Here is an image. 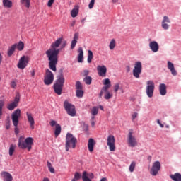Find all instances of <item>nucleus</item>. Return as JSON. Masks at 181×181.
<instances>
[{
    "instance_id": "nucleus-1",
    "label": "nucleus",
    "mask_w": 181,
    "mask_h": 181,
    "mask_svg": "<svg viewBox=\"0 0 181 181\" xmlns=\"http://www.w3.org/2000/svg\"><path fill=\"white\" fill-rule=\"evenodd\" d=\"M62 42H63V38H58L51 45V48L45 52V54L49 60V67L50 70H52V71H56V70H57L56 68V66H57V62H59V57L57 56H59L62 49H64L67 45L66 41L62 44ZM60 45H62L61 49H57Z\"/></svg>"
},
{
    "instance_id": "nucleus-2",
    "label": "nucleus",
    "mask_w": 181,
    "mask_h": 181,
    "mask_svg": "<svg viewBox=\"0 0 181 181\" xmlns=\"http://www.w3.org/2000/svg\"><path fill=\"white\" fill-rule=\"evenodd\" d=\"M59 73V75L57 76V79L54 84V93L57 94V95H62L65 79L64 76L63 75V70L61 69Z\"/></svg>"
},
{
    "instance_id": "nucleus-3",
    "label": "nucleus",
    "mask_w": 181,
    "mask_h": 181,
    "mask_svg": "<svg viewBox=\"0 0 181 181\" xmlns=\"http://www.w3.org/2000/svg\"><path fill=\"white\" fill-rule=\"evenodd\" d=\"M104 86L102 88L100 93H99V98H103V94H104L105 100H110L113 96L112 93H110V88L111 87V81L110 78H106L103 81Z\"/></svg>"
},
{
    "instance_id": "nucleus-4",
    "label": "nucleus",
    "mask_w": 181,
    "mask_h": 181,
    "mask_svg": "<svg viewBox=\"0 0 181 181\" xmlns=\"http://www.w3.org/2000/svg\"><path fill=\"white\" fill-rule=\"evenodd\" d=\"M76 144H77V139L72 134L67 133L65 144L66 152H69L70 148H76Z\"/></svg>"
},
{
    "instance_id": "nucleus-5",
    "label": "nucleus",
    "mask_w": 181,
    "mask_h": 181,
    "mask_svg": "<svg viewBox=\"0 0 181 181\" xmlns=\"http://www.w3.org/2000/svg\"><path fill=\"white\" fill-rule=\"evenodd\" d=\"M21 117V109H16L11 115V119L13 125H14L15 134L18 135L19 134V129L18 128V124H19V118Z\"/></svg>"
},
{
    "instance_id": "nucleus-6",
    "label": "nucleus",
    "mask_w": 181,
    "mask_h": 181,
    "mask_svg": "<svg viewBox=\"0 0 181 181\" xmlns=\"http://www.w3.org/2000/svg\"><path fill=\"white\" fill-rule=\"evenodd\" d=\"M33 145V139L32 137H28L25 139V141H22L21 138L18 140V147L21 149H26L28 151H30L32 149V146Z\"/></svg>"
},
{
    "instance_id": "nucleus-7",
    "label": "nucleus",
    "mask_w": 181,
    "mask_h": 181,
    "mask_svg": "<svg viewBox=\"0 0 181 181\" xmlns=\"http://www.w3.org/2000/svg\"><path fill=\"white\" fill-rule=\"evenodd\" d=\"M64 108L65 109V111H66L68 115H70V117H76V106L73 104L65 100L64 102Z\"/></svg>"
},
{
    "instance_id": "nucleus-8",
    "label": "nucleus",
    "mask_w": 181,
    "mask_h": 181,
    "mask_svg": "<svg viewBox=\"0 0 181 181\" xmlns=\"http://www.w3.org/2000/svg\"><path fill=\"white\" fill-rule=\"evenodd\" d=\"M54 81V75L53 72L49 69H47L45 71V75L44 76V84L45 86H50Z\"/></svg>"
},
{
    "instance_id": "nucleus-9",
    "label": "nucleus",
    "mask_w": 181,
    "mask_h": 181,
    "mask_svg": "<svg viewBox=\"0 0 181 181\" xmlns=\"http://www.w3.org/2000/svg\"><path fill=\"white\" fill-rule=\"evenodd\" d=\"M155 91V83L153 81H148L146 82V93L148 98L153 97V92Z\"/></svg>"
},
{
    "instance_id": "nucleus-10",
    "label": "nucleus",
    "mask_w": 181,
    "mask_h": 181,
    "mask_svg": "<svg viewBox=\"0 0 181 181\" xmlns=\"http://www.w3.org/2000/svg\"><path fill=\"white\" fill-rule=\"evenodd\" d=\"M19 101H21V95L17 93L14 100L7 105V110H9V111H13V110L16 109L18 105H19Z\"/></svg>"
},
{
    "instance_id": "nucleus-11",
    "label": "nucleus",
    "mask_w": 181,
    "mask_h": 181,
    "mask_svg": "<svg viewBox=\"0 0 181 181\" xmlns=\"http://www.w3.org/2000/svg\"><path fill=\"white\" fill-rule=\"evenodd\" d=\"M107 145L109 146L110 152L115 151V137L114 135H109L107 139Z\"/></svg>"
},
{
    "instance_id": "nucleus-12",
    "label": "nucleus",
    "mask_w": 181,
    "mask_h": 181,
    "mask_svg": "<svg viewBox=\"0 0 181 181\" xmlns=\"http://www.w3.org/2000/svg\"><path fill=\"white\" fill-rule=\"evenodd\" d=\"M160 162L156 161L153 163L151 169L150 170V174L153 176H156L159 171L160 170Z\"/></svg>"
},
{
    "instance_id": "nucleus-13",
    "label": "nucleus",
    "mask_w": 181,
    "mask_h": 181,
    "mask_svg": "<svg viewBox=\"0 0 181 181\" xmlns=\"http://www.w3.org/2000/svg\"><path fill=\"white\" fill-rule=\"evenodd\" d=\"M29 63V57L23 56L19 59L18 64L17 65V67L18 69H21L23 70L28 66V64Z\"/></svg>"
},
{
    "instance_id": "nucleus-14",
    "label": "nucleus",
    "mask_w": 181,
    "mask_h": 181,
    "mask_svg": "<svg viewBox=\"0 0 181 181\" xmlns=\"http://www.w3.org/2000/svg\"><path fill=\"white\" fill-rule=\"evenodd\" d=\"M127 141L129 146L134 148L136 145V139H135V136H134V130L130 129L129 131Z\"/></svg>"
},
{
    "instance_id": "nucleus-15",
    "label": "nucleus",
    "mask_w": 181,
    "mask_h": 181,
    "mask_svg": "<svg viewBox=\"0 0 181 181\" xmlns=\"http://www.w3.org/2000/svg\"><path fill=\"white\" fill-rule=\"evenodd\" d=\"M98 74L100 77H105L107 76V66H97Z\"/></svg>"
},
{
    "instance_id": "nucleus-16",
    "label": "nucleus",
    "mask_w": 181,
    "mask_h": 181,
    "mask_svg": "<svg viewBox=\"0 0 181 181\" xmlns=\"http://www.w3.org/2000/svg\"><path fill=\"white\" fill-rule=\"evenodd\" d=\"M26 115L31 129H35V119L33 118V115L32 113H29L28 112H26Z\"/></svg>"
},
{
    "instance_id": "nucleus-17",
    "label": "nucleus",
    "mask_w": 181,
    "mask_h": 181,
    "mask_svg": "<svg viewBox=\"0 0 181 181\" xmlns=\"http://www.w3.org/2000/svg\"><path fill=\"white\" fill-rule=\"evenodd\" d=\"M1 176L3 177L4 181H13V177H12V175L6 171L1 172Z\"/></svg>"
},
{
    "instance_id": "nucleus-18",
    "label": "nucleus",
    "mask_w": 181,
    "mask_h": 181,
    "mask_svg": "<svg viewBox=\"0 0 181 181\" xmlns=\"http://www.w3.org/2000/svg\"><path fill=\"white\" fill-rule=\"evenodd\" d=\"M167 23H170V21L168 18V17H167V16H164L162 23H161V26L164 30H168L170 25H168Z\"/></svg>"
},
{
    "instance_id": "nucleus-19",
    "label": "nucleus",
    "mask_w": 181,
    "mask_h": 181,
    "mask_svg": "<svg viewBox=\"0 0 181 181\" xmlns=\"http://www.w3.org/2000/svg\"><path fill=\"white\" fill-rule=\"evenodd\" d=\"M149 47L153 52H158L159 51V44L155 41L150 42Z\"/></svg>"
},
{
    "instance_id": "nucleus-20",
    "label": "nucleus",
    "mask_w": 181,
    "mask_h": 181,
    "mask_svg": "<svg viewBox=\"0 0 181 181\" xmlns=\"http://www.w3.org/2000/svg\"><path fill=\"white\" fill-rule=\"evenodd\" d=\"M78 63H83L84 60V51H83L82 47H79L78 49Z\"/></svg>"
},
{
    "instance_id": "nucleus-21",
    "label": "nucleus",
    "mask_w": 181,
    "mask_h": 181,
    "mask_svg": "<svg viewBox=\"0 0 181 181\" xmlns=\"http://www.w3.org/2000/svg\"><path fill=\"white\" fill-rule=\"evenodd\" d=\"M167 67L170 71L173 76H177V73L176 70L175 69V66L173 63H171L170 62H168Z\"/></svg>"
},
{
    "instance_id": "nucleus-22",
    "label": "nucleus",
    "mask_w": 181,
    "mask_h": 181,
    "mask_svg": "<svg viewBox=\"0 0 181 181\" xmlns=\"http://www.w3.org/2000/svg\"><path fill=\"white\" fill-rule=\"evenodd\" d=\"M95 146V141L93 139H89L88 141V148L89 152H93L94 151V146Z\"/></svg>"
},
{
    "instance_id": "nucleus-23",
    "label": "nucleus",
    "mask_w": 181,
    "mask_h": 181,
    "mask_svg": "<svg viewBox=\"0 0 181 181\" xmlns=\"http://www.w3.org/2000/svg\"><path fill=\"white\" fill-rule=\"evenodd\" d=\"M78 33H74V38L71 43V49H74V47H76V45H77V40H78Z\"/></svg>"
},
{
    "instance_id": "nucleus-24",
    "label": "nucleus",
    "mask_w": 181,
    "mask_h": 181,
    "mask_svg": "<svg viewBox=\"0 0 181 181\" xmlns=\"http://www.w3.org/2000/svg\"><path fill=\"white\" fill-rule=\"evenodd\" d=\"M142 73V63L140 62H136V78H139V76Z\"/></svg>"
},
{
    "instance_id": "nucleus-25",
    "label": "nucleus",
    "mask_w": 181,
    "mask_h": 181,
    "mask_svg": "<svg viewBox=\"0 0 181 181\" xmlns=\"http://www.w3.org/2000/svg\"><path fill=\"white\" fill-rule=\"evenodd\" d=\"M80 7L78 6H74V8L71 11V16L76 18L78 15Z\"/></svg>"
},
{
    "instance_id": "nucleus-26",
    "label": "nucleus",
    "mask_w": 181,
    "mask_h": 181,
    "mask_svg": "<svg viewBox=\"0 0 181 181\" xmlns=\"http://www.w3.org/2000/svg\"><path fill=\"white\" fill-rule=\"evenodd\" d=\"M159 91H160V94L161 95H166V86L164 83H161L159 86Z\"/></svg>"
},
{
    "instance_id": "nucleus-27",
    "label": "nucleus",
    "mask_w": 181,
    "mask_h": 181,
    "mask_svg": "<svg viewBox=\"0 0 181 181\" xmlns=\"http://www.w3.org/2000/svg\"><path fill=\"white\" fill-rule=\"evenodd\" d=\"M170 177L173 180V181H181V174L180 173H175L174 175H170Z\"/></svg>"
},
{
    "instance_id": "nucleus-28",
    "label": "nucleus",
    "mask_w": 181,
    "mask_h": 181,
    "mask_svg": "<svg viewBox=\"0 0 181 181\" xmlns=\"http://www.w3.org/2000/svg\"><path fill=\"white\" fill-rule=\"evenodd\" d=\"M14 46H16V49H18L20 52H22V50L25 49V44L22 41H20L18 44H14Z\"/></svg>"
},
{
    "instance_id": "nucleus-29",
    "label": "nucleus",
    "mask_w": 181,
    "mask_h": 181,
    "mask_svg": "<svg viewBox=\"0 0 181 181\" xmlns=\"http://www.w3.org/2000/svg\"><path fill=\"white\" fill-rule=\"evenodd\" d=\"M16 49V45H13L11 47H10L8 49L7 54L9 57L15 53V49Z\"/></svg>"
},
{
    "instance_id": "nucleus-30",
    "label": "nucleus",
    "mask_w": 181,
    "mask_h": 181,
    "mask_svg": "<svg viewBox=\"0 0 181 181\" xmlns=\"http://www.w3.org/2000/svg\"><path fill=\"white\" fill-rule=\"evenodd\" d=\"M61 132H62V126H60V124H57V127H55V131H54L55 136L56 137L59 136Z\"/></svg>"
},
{
    "instance_id": "nucleus-31",
    "label": "nucleus",
    "mask_w": 181,
    "mask_h": 181,
    "mask_svg": "<svg viewBox=\"0 0 181 181\" xmlns=\"http://www.w3.org/2000/svg\"><path fill=\"white\" fill-rule=\"evenodd\" d=\"M76 95L78 98H83V96L84 95V91L83 89H76Z\"/></svg>"
},
{
    "instance_id": "nucleus-32",
    "label": "nucleus",
    "mask_w": 181,
    "mask_h": 181,
    "mask_svg": "<svg viewBox=\"0 0 181 181\" xmlns=\"http://www.w3.org/2000/svg\"><path fill=\"white\" fill-rule=\"evenodd\" d=\"M3 5L5 8H12V1L10 0H3Z\"/></svg>"
},
{
    "instance_id": "nucleus-33",
    "label": "nucleus",
    "mask_w": 181,
    "mask_h": 181,
    "mask_svg": "<svg viewBox=\"0 0 181 181\" xmlns=\"http://www.w3.org/2000/svg\"><path fill=\"white\" fill-rule=\"evenodd\" d=\"M115 46H117V42H115V39H112L110 44H109V48L110 50H114L115 49Z\"/></svg>"
},
{
    "instance_id": "nucleus-34",
    "label": "nucleus",
    "mask_w": 181,
    "mask_h": 181,
    "mask_svg": "<svg viewBox=\"0 0 181 181\" xmlns=\"http://www.w3.org/2000/svg\"><path fill=\"white\" fill-rule=\"evenodd\" d=\"M93 57H94V55L93 54V51L88 50V59H87L88 63H91Z\"/></svg>"
},
{
    "instance_id": "nucleus-35",
    "label": "nucleus",
    "mask_w": 181,
    "mask_h": 181,
    "mask_svg": "<svg viewBox=\"0 0 181 181\" xmlns=\"http://www.w3.org/2000/svg\"><path fill=\"white\" fill-rule=\"evenodd\" d=\"M15 149H16V146L13 144H11L9 147L8 154L10 156L13 155V152H15Z\"/></svg>"
},
{
    "instance_id": "nucleus-36",
    "label": "nucleus",
    "mask_w": 181,
    "mask_h": 181,
    "mask_svg": "<svg viewBox=\"0 0 181 181\" xmlns=\"http://www.w3.org/2000/svg\"><path fill=\"white\" fill-rule=\"evenodd\" d=\"M83 81L86 83V84L90 86V84H91V82L93 81V78H91V76H86L83 78Z\"/></svg>"
},
{
    "instance_id": "nucleus-37",
    "label": "nucleus",
    "mask_w": 181,
    "mask_h": 181,
    "mask_svg": "<svg viewBox=\"0 0 181 181\" xmlns=\"http://www.w3.org/2000/svg\"><path fill=\"white\" fill-rule=\"evenodd\" d=\"M47 168H48V169H49V170L51 173H54L55 170H54V168H53V166H52V163L51 162L47 161Z\"/></svg>"
},
{
    "instance_id": "nucleus-38",
    "label": "nucleus",
    "mask_w": 181,
    "mask_h": 181,
    "mask_svg": "<svg viewBox=\"0 0 181 181\" xmlns=\"http://www.w3.org/2000/svg\"><path fill=\"white\" fill-rule=\"evenodd\" d=\"M83 181H91V180L87 175V171H84L82 175Z\"/></svg>"
},
{
    "instance_id": "nucleus-39",
    "label": "nucleus",
    "mask_w": 181,
    "mask_h": 181,
    "mask_svg": "<svg viewBox=\"0 0 181 181\" xmlns=\"http://www.w3.org/2000/svg\"><path fill=\"white\" fill-rule=\"evenodd\" d=\"M21 4H23L26 8L30 7V0H21Z\"/></svg>"
},
{
    "instance_id": "nucleus-40",
    "label": "nucleus",
    "mask_w": 181,
    "mask_h": 181,
    "mask_svg": "<svg viewBox=\"0 0 181 181\" xmlns=\"http://www.w3.org/2000/svg\"><path fill=\"white\" fill-rule=\"evenodd\" d=\"M75 87L76 90H83V85L81 81H76Z\"/></svg>"
},
{
    "instance_id": "nucleus-41",
    "label": "nucleus",
    "mask_w": 181,
    "mask_h": 181,
    "mask_svg": "<svg viewBox=\"0 0 181 181\" xmlns=\"http://www.w3.org/2000/svg\"><path fill=\"white\" fill-rule=\"evenodd\" d=\"M91 114L92 115H97L98 114V107H93L91 110Z\"/></svg>"
},
{
    "instance_id": "nucleus-42",
    "label": "nucleus",
    "mask_w": 181,
    "mask_h": 181,
    "mask_svg": "<svg viewBox=\"0 0 181 181\" xmlns=\"http://www.w3.org/2000/svg\"><path fill=\"white\" fill-rule=\"evenodd\" d=\"M136 163H135V161H133L130 166H129V171L130 172H134V170H135V166H136Z\"/></svg>"
},
{
    "instance_id": "nucleus-43",
    "label": "nucleus",
    "mask_w": 181,
    "mask_h": 181,
    "mask_svg": "<svg viewBox=\"0 0 181 181\" xmlns=\"http://www.w3.org/2000/svg\"><path fill=\"white\" fill-rule=\"evenodd\" d=\"M5 105V102L4 100H0V117H2V109Z\"/></svg>"
},
{
    "instance_id": "nucleus-44",
    "label": "nucleus",
    "mask_w": 181,
    "mask_h": 181,
    "mask_svg": "<svg viewBox=\"0 0 181 181\" xmlns=\"http://www.w3.org/2000/svg\"><path fill=\"white\" fill-rule=\"evenodd\" d=\"M74 179H75L76 180H80V179H81V175L79 174L78 172H76L74 174Z\"/></svg>"
},
{
    "instance_id": "nucleus-45",
    "label": "nucleus",
    "mask_w": 181,
    "mask_h": 181,
    "mask_svg": "<svg viewBox=\"0 0 181 181\" xmlns=\"http://www.w3.org/2000/svg\"><path fill=\"white\" fill-rule=\"evenodd\" d=\"M118 90H121V88L119 87V83H116L114 86V91H115V93H118Z\"/></svg>"
},
{
    "instance_id": "nucleus-46",
    "label": "nucleus",
    "mask_w": 181,
    "mask_h": 181,
    "mask_svg": "<svg viewBox=\"0 0 181 181\" xmlns=\"http://www.w3.org/2000/svg\"><path fill=\"white\" fill-rule=\"evenodd\" d=\"M94 4H95V0H90V2L88 5L89 9H93V8H94Z\"/></svg>"
},
{
    "instance_id": "nucleus-47",
    "label": "nucleus",
    "mask_w": 181,
    "mask_h": 181,
    "mask_svg": "<svg viewBox=\"0 0 181 181\" xmlns=\"http://www.w3.org/2000/svg\"><path fill=\"white\" fill-rule=\"evenodd\" d=\"M49 124L51 125V127H54L55 126V127H57V125H59V124H57V122H56L55 120H52L49 122Z\"/></svg>"
},
{
    "instance_id": "nucleus-48",
    "label": "nucleus",
    "mask_w": 181,
    "mask_h": 181,
    "mask_svg": "<svg viewBox=\"0 0 181 181\" xmlns=\"http://www.w3.org/2000/svg\"><path fill=\"white\" fill-rule=\"evenodd\" d=\"M133 76H134V77H136V63L134 64V69L133 70Z\"/></svg>"
},
{
    "instance_id": "nucleus-49",
    "label": "nucleus",
    "mask_w": 181,
    "mask_h": 181,
    "mask_svg": "<svg viewBox=\"0 0 181 181\" xmlns=\"http://www.w3.org/2000/svg\"><path fill=\"white\" fill-rule=\"evenodd\" d=\"M88 74H90V71L88 70H84L83 76L86 77H88Z\"/></svg>"
},
{
    "instance_id": "nucleus-50",
    "label": "nucleus",
    "mask_w": 181,
    "mask_h": 181,
    "mask_svg": "<svg viewBox=\"0 0 181 181\" xmlns=\"http://www.w3.org/2000/svg\"><path fill=\"white\" fill-rule=\"evenodd\" d=\"M11 87L12 88H16V82L15 81H12L11 83Z\"/></svg>"
},
{
    "instance_id": "nucleus-51",
    "label": "nucleus",
    "mask_w": 181,
    "mask_h": 181,
    "mask_svg": "<svg viewBox=\"0 0 181 181\" xmlns=\"http://www.w3.org/2000/svg\"><path fill=\"white\" fill-rule=\"evenodd\" d=\"M54 2V0H49V1H48L47 6H48L49 7L52 6V5H53Z\"/></svg>"
},
{
    "instance_id": "nucleus-52",
    "label": "nucleus",
    "mask_w": 181,
    "mask_h": 181,
    "mask_svg": "<svg viewBox=\"0 0 181 181\" xmlns=\"http://www.w3.org/2000/svg\"><path fill=\"white\" fill-rule=\"evenodd\" d=\"M87 176L90 177V179H94V174H93V173L87 174Z\"/></svg>"
},
{
    "instance_id": "nucleus-53",
    "label": "nucleus",
    "mask_w": 181,
    "mask_h": 181,
    "mask_svg": "<svg viewBox=\"0 0 181 181\" xmlns=\"http://www.w3.org/2000/svg\"><path fill=\"white\" fill-rule=\"evenodd\" d=\"M126 71L127 73H129V71H131V67H129V66H126Z\"/></svg>"
},
{
    "instance_id": "nucleus-54",
    "label": "nucleus",
    "mask_w": 181,
    "mask_h": 181,
    "mask_svg": "<svg viewBox=\"0 0 181 181\" xmlns=\"http://www.w3.org/2000/svg\"><path fill=\"white\" fill-rule=\"evenodd\" d=\"M157 123L160 125V127H161V128H163L164 127V126L162 124V123L160 122V120H159V119H158L157 120Z\"/></svg>"
},
{
    "instance_id": "nucleus-55",
    "label": "nucleus",
    "mask_w": 181,
    "mask_h": 181,
    "mask_svg": "<svg viewBox=\"0 0 181 181\" xmlns=\"http://www.w3.org/2000/svg\"><path fill=\"white\" fill-rule=\"evenodd\" d=\"M136 118V113H134L132 115V121H135Z\"/></svg>"
},
{
    "instance_id": "nucleus-56",
    "label": "nucleus",
    "mask_w": 181,
    "mask_h": 181,
    "mask_svg": "<svg viewBox=\"0 0 181 181\" xmlns=\"http://www.w3.org/2000/svg\"><path fill=\"white\" fill-rule=\"evenodd\" d=\"M30 75L32 77H35V69H33L31 71H30Z\"/></svg>"
},
{
    "instance_id": "nucleus-57",
    "label": "nucleus",
    "mask_w": 181,
    "mask_h": 181,
    "mask_svg": "<svg viewBox=\"0 0 181 181\" xmlns=\"http://www.w3.org/2000/svg\"><path fill=\"white\" fill-rule=\"evenodd\" d=\"M9 128H11V124H9V123H7V124H6V129H9Z\"/></svg>"
},
{
    "instance_id": "nucleus-58",
    "label": "nucleus",
    "mask_w": 181,
    "mask_h": 181,
    "mask_svg": "<svg viewBox=\"0 0 181 181\" xmlns=\"http://www.w3.org/2000/svg\"><path fill=\"white\" fill-rule=\"evenodd\" d=\"M90 124L93 127H94L95 125V122H94V120H91Z\"/></svg>"
},
{
    "instance_id": "nucleus-59",
    "label": "nucleus",
    "mask_w": 181,
    "mask_h": 181,
    "mask_svg": "<svg viewBox=\"0 0 181 181\" xmlns=\"http://www.w3.org/2000/svg\"><path fill=\"white\" fill-rule=\"evenodd\" d=\"M2 63V54L0 53V64Z\"/></svg>"
},
{
    "instance_id": "nucleus-60",
    "label": "nucleus",
    "mask_w": 181,
    "mask_h": 181,
    "mask_svg": "<svg viewBox=\"0 0 181 181\" xmlns=\"http://www.w3.org/2000/svg\"><path fill=\"white\" fill-rule=\"evenodd\" d=\"M76 25V21H73L71 23V26H74Z\"/></svg>"
},
{
    "instance_id": "nucleus-61",
    "label": "nucleus",
    "mask_w": 181,
    "mask_h": 181,
    "mask_svg": "<svg viewBox=\"0 0 181 181\" xmlns=\"http://www.w3.org/2000/svg\"><path fill=\"white\" fill-rule=\"evenodd\" d=\"M43 181H50V180H49V178L47 177H45L43 179Z\"/></svg>"
},
{
    "instance_id": "nucleus-62",
    "label": "nucleus",
    "mask_w": 181,
    "mask_h": 181,
    "mask_svg": "<svg viewBox=\"0 0 181 181\" xmlns=\"http://www.w3.org/2000/svg\"><path fill=\"white\" fill-rule=\"evenodd\" d=\"M100 181H107V178L106 177H103L100 180Z\"/></svg>"
},
{
    "instance_id": "nucleus-63",
    "label": "nucleus",
    "mask_w": 181,
    "mask_h": 181,
    "mask_svg": "<svg viewBox=\"0 0 181 181\" xmlns=\"http://www.w3.org/2000/svg\"><path fill=\"white\" fill-rule=\"evenodd\" d=\"M112 2H113V4H117V2H118V0H112Z\"/></svg>"
},
{
    "instance_id": "nucleus-64",
    "label": "nucleus",
    "mask_w": 181,
    "mask_h": 181,
    "mask_svg": "<svg viewBox=\"0 0 181 181\" xmlns=\"http://www.w3.org/2000/svg\"><path fill=\"white\" fill-rule=\"evenodd\" d=\"M94 119H95V117L94 116H93V117H91V121H94Z\"/></svg>"
}]
</instances>
